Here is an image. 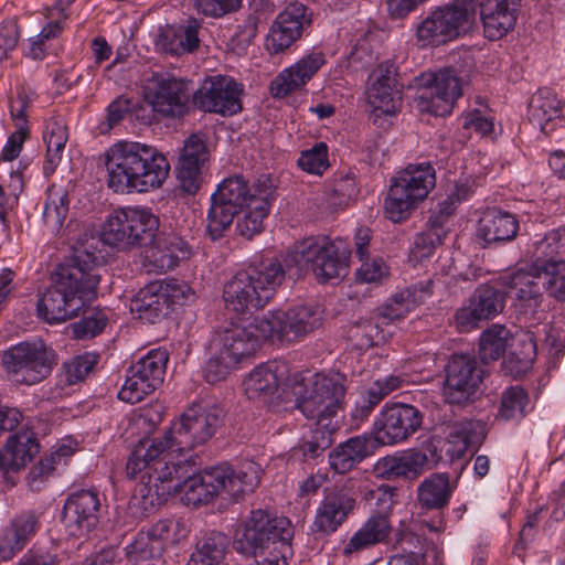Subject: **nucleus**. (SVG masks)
I'll return each instance as SVG.
<instances>
[{"instance_id":"obj_1","label":"nucleus","mask_w":565,"mask_h":565,"mask_svg":"<svg viewBox=\"0 0 565 565\" xmlns=\"http://www.w3.org/2000/svg\"><path fill=\"white\" fill-rule=\"evenodd\" d=\"M223 409L213 403L200 402L189 406L160 437L140 440L132 450L126 473L130 479L139 478V493L164 500L180 486V462L174 456L206 444L223 420Z\"/></svg>"},{"instance_id":"obj_2","label":"nucleus","mask_w":565,"mask_h":565,"mask_svg":"<svg viewBox=\"0 0 565 565\" xmlns=\"http://www.w3.org/2000/svg\"><path fill=\"white\" fill-rule=\"evenodd\" d=\"M98 239L74 248L73 255L58 265L52 285L38 302L39 316L49 323H58L81 316L86 303L96 298L103 256L97 253Z\"/></svg>"},{"instance_id":"obj_3","label":"nucleus","mask_w":565,"mask_h":565,"mask_svg":"<svg viewBox=\"0 0 565 565\" xmlns=\"http://www.w3.org/2000/svg\"><path fill=\"white\" fill-rule=\"evenodd\" d=\"M107 185L116 193H146L158 189L168 178L170 164L154 148L120 140L103 154Z\"/></svg>"},{"instance_id":"obj_4","label":"nucleus","mask_w":565,"mask_h":565,"mask_svg":"<svg viewBox=\"0 0 565 565\" xmlns=\"http://www.w3.org/2000/svg\"><path fill=\"white\" fill-rule=\"evenodd\" d=\"M177 462H180L182 467L180 473H185V476L180 479V486L164 500H159L153 491L151 497H142L139 493L140 484L136 489L132 500L137 501L141 499L145 509H147L148 505L161 504L178 492L182 493V502L185 505L192 507L209 504L222 493L227 494L228 498L235 502L244 500V472H236L228 465H218L206 468L198 475H190L189 469L191 466L189 459L178 460Z\"/></svg>"},{"instance_id":"obj_5","label":"nucleus","mask_w":565,"mask_h":565,"mask_svg":"<svg viewBox=\"0 0 565 565\" xmlns=\"http://www.w3.org/2000/svg\"><path fill=\"white\" fill-rule=\"evenodd\" d=\"M436 184L433 166L428 162L411 163L391 180L384 200L388 220L399 223L407 220Z\"/></svg>"},{"instance_id":"obj_6","label":"nucleus","mask_w":565,"mask_h":565,"mask_svg":"<svg viewBox=\"0 0 565 565\" xmlns=\"http://www.w3.org/2000/svg\"><path fill=\"white\" fill-rule=\"evenodd\" d=\"M322 315L316 306H295L286 311H269L256 316L249 323V340L277 339L294 342L318 329Z\"/></svg>"},{"instance_id":"obj_7","label":"nucleus","mask_w":565,"mask_h":565,"mask_svg":"<svg viewBox=\"0 0 565 565\" xmlns=\"http://www.w3.org/2000/svg\"><path fill=\"white\" fill-rule=\"evenodd\" d=\"M57 364V354L42 340L22 341L1 354V365L9 380L32 386L49 377Z\"/></svg>"},{"instance_id":"obj_8","label":"nucleus","mask_w":565,"mask_h":565,"mask_svg":"<svg viewBox=\"0 0 565 565\" xmlns=\"http://www.w3.org/2000/svg\"><path fill=\"white\" fill-rule=\"evenodd\" d=\"M476 8L475 0H454L436 8L417 25V42L423 47L438 46L466 34L476 20Z\"/></svg>"},{"instance_id":"obj_9","label":"nucleus","mask_w":565,"mask_h":565,"mask_svg":"<svg viewBox=\"0 0 565 565\" xmlns=\"http://www.w3.org/2000/svg\"><path fill=\"white\" fill-rule=\"evenodd\" d=\"M296 407L316 425L332 423L342 407L345 388L332 376L315 374L292 387Z\"/></svg>"},{"instance_id":"obj_10","label":"nucleus","mask_w":565,"mask_h":565,"mask_svg":"<svg viewBox=\"0 0 565 565\" xmlns=\"http://www.w3.org/2000/svg\"><path fill=\"white\" fill-rule=\"evenodd\" d=\"M158 228L159 218L149 209L125 207L108 215L102 237L107 245L131 248L151 243Z\"/></svg>"},{"instance_id":"obj_11","label":"nucleus","mask_w":565,"mask_h":565,"mask_svg":"<svg viewBox=\"0 0 565 565\" xmlns=\"http://www.w3.org/2000/svg\"><path fill=\"white\" fill-rule=\"evenodd\" d=\"M349 254L340 252V246L328 236H311L298 242L294 248V260L311 270L315 277L327 282L348 275Z\"/></svg>"},{"instance_id":"obj_12","label":"nucleus","mask_w":565,"mask_h":565,"mask_svg":"<svg viewBox=\"0 0 565 565\" xmlns=\"http://www.w3.org/2000/svg\"><path fill=\"white\" fill-rule=\"evenodd\" d=\"M247 206V181L243 175H234L218 184L211 196L206 216V233L212 241L224 236L234 217L244 213Z\"/></svg>"},{"instance_id":"obj_13","label":"nucleus","mask_w":565,"mask_h":565,"mask_svg":"<svg viewBox=\"0 0 565 565\" xmlns=\"http://www.w3.org/2000/svg\"><path fill=\"white\" fill-rule=\"evenodd\" d=\"M145 97L152 109L166 118H181L189 111V82L164 73H152L146 79Z\"/></svg>"},{"instance_id":"obj_14","label":"nucleus","mask_w":565,"mask_h":565,"mask_svg":"<svg viewBox=\"0 0 565 565\" xmlns=\"http://www.w3.org/2000/svg\"><path fill=\"white\" fill-rule=\"evenodd\" d=\"M167 362L166 351L157 349L148 352L128 369L118 397L124 402L136 404L153 393L163 383Z\"/></svg>"},{"instance_id":"obj_15","label":"nucleus","mask_w":565,"mask_h":565,"mask_svg":"<svg viewBox=\"0 0 565 565\" xmlns=\"http://www.w3.org/2000/svg\"><path fill=\"white\" fill-rule=\"evenodd\" d=\"M483 379L475 356L454 354L445 365L443 393L449 404L462 405L473 399Z\"/></svg>"},{"instance_id":"obj_16","label":"nucleus","mask_w":565,"mask_h":565,"mask_svg":"<svg viewBox=\"0 0 565 565\" xmlns=\"http://www.w3.org/2000/svg\"><path fill=\"white\" fill-rule=\"evenodd\" d=\"M312 23L311 11L300 2L289 3L273 21L265 39L270 55L288 52Z\"/></svg>"},{"instance_id":"obj_17","label":"nucleus","mask_w":565,"mask_h":565,"mask_svg":"<svg viewBox=\"0 0 565 565\" xmlns=\"http://www.w3.org/2000/svg\"><path fill=\"white\" fill-rule=\"evenodd\" d=\"M505 307V294L491 285H480L456 310L454 321L457 329L468 332L480 323L498 317Z\"/></svg>"},{"instance_id":"obj_18","label":"nucleus","mask_w":565,"mask_h":565,"mask_svg":"<svg viewBox=\"0 0 565 565\" xmlns=\"http://www.w3.org/2000/svg\"><path fill=\"white\" fill-rule=\"evenodd\" d=\"M535 269H519L499 278L500 284L513 299L515 310L526 320L541 321L544 309L541 277Z\"/></svg>"},{"instance_id":"obj_19","label":"nucleus","mask_w":565,"mask_h":565,"mask_svg":"<svg viewBox=\"0 0 565 565\" xmlns=\"http://www.w3.org/2000/svg\"><path fill=\"white\" fill-rule=\"evenodd\" d=\"M426 90L416 99L420 111L435 116L450 114L455 102L462 95V79L452 68H441L428 75Z\"/></svg>"},{"instance_id":"obj_20","label":"nucleus","mask_w":565,"mask_h":565,"mask_svg":"<svg viewBox=\"0 0 565 565\" xmlns=\"http://www.w3.org/2000/svg\"><path fill=\"white\" fill-rule=\"evenodd\" d=\"M243 88L231 77L212 76L206 78L194 93L193 103L203 111L232 116L242 110Z\"/></svg>"},{"instance_id":"obj_21","label":"nucleus","mask_w":565,"mask_h":565,"mask_svg":"<svg viewBox=\"0 0 565 565\" xmlns=\"http://www.w3.org/2000/svg\"><path fill=\"white\" fill-rule=\"evenodd\" d=\"M422 413L408 404L385 405L375 420L377 440L394 445L408 439L422 426Z\"/></svg>"},{"instance_id":"obj_22","label":"nucleus","mask_w":565,"mask_h":565,"mask_svg":"<svg viewBox=\"0 0 565 565\" xmlns=\"http://www.w3.org/2000/svg\"><path fill=\"white\" fill-rule=\"evenodd\" d=\"M179 294L183 291L175 281H152L131 299L130 310L141 321L158 323L169 315Z\"/></svg>"},{"instance_id":"obj_23","label":"nucleus","mask_w":565,"mask_h":565,"mask_svg":"<svg viewBox=\"0 0 565 565\" xmlns=\"http://www.w3.org/2000/svg\"><path fill=\"white\" fill-rule=\"evenodd\" d=\"M393 64H380L369 77L366 99L374 116L395 115L402 106L401 88Z\"/></svg>"},{"instance_id":"obj_24","label":"nucleus","mask_w":565,"mask_h":565,"mask_svg":"<svg viewBox=\"0 0 565 565\" xmlns=\"http://www.w3.org/2000/svg\"><path fill=\"white\" fill-rule=\"evenodd\" d=\"M326 64L321 51H310L292 65L284 68L270 83L269 89L274 98H285L302 89Z\"/></svg>"},{"instance_id":"obj_25","label":"nucleus","mask_w":565,"mask_h":565,"mask_svg":"<svg viewBox=\"0 0 565 565\" xmlns=\"http://www.w3.org/2000/svg\"><path fill=\"white\" fill-rule=\"evenodd\" d=\"M99 493L93 490H82L67 498L62 519L72 535L81 536L96 527L99 522Z\"/></svg>"},{"instance_id":"obj_26","label":"nucleus","mask_w":565,"mask_h":565,"mask_svg":"<svg viewBox=\"0 0 565 565\" xmlns=\"http://www.w3.org/2000/svg\"><path fill=\"white\" fill-rule=\"evenodd\" d=\"M355 504V495L345 487L327 493L316 510L313 529L324 535L334 533L348 520Z\"/></svg>"},{"instance_id":"obj_27","label":"nucleus","mask_w":565,"mask_h":565,"mask_svg":"<svg viewBox=\"0 0 565 565\" xmlns=\"http://www.w3.org/2000/svg\"><path fill=\"white\" fill-rule=\"evenodd\" d=\"M210 151L206 140L201 134H192L183 143L177 168L181 188L190 194L200 188L202 167L209 161Z\"/></svg>"},{"instance_id":"obj_28","label":"nucleus","mask_w":565,"mask_h":565,"mask_svg":"<svg viewBox=\"0 0 565 565\" xmlns=\"http://www.w3.org/2000/svg\"><path fill=\"white\" fill-rule=\"evenodd\" d=\"M284 277L282 266L275 258L268 257L259 263L255 260L249 273V305L255 308L264 307Z\"/></svg>"},{"instance_id":"obj_29","label":"nucleus","mask_w":565,"mask_h":565,"mask_svg":"<svg viewBox=\"0 0 565 565\" xmlns=\"http://www.w3.org/2000/svg\"><path fill=\"white\" fill-rule=\"evenodd\" d=\"M39 529L36 514L23 512L15 515L0 532V559L9 561L21 552Z\"/></svg>"},{"instance_id":"obj_30","label":"nucleus","mask_w":565,"mask_h":565,"mask_svg":"<svg viewBox=\"0 0 565 565\" xmlns=\"http://www.w3.org/2000/svg\"><path fill=\"white\" fill-rule=\"evenodd\" d=\"M391 531V523L385 515L373 514L343 542L341 554L345 558L358 557L362 552L385 542Z\"/></svg>"},{"instance_id":"obj_31","label":"nucleus","mask_w":565,"mask_h":565,"mask_svg":"<svg viewBox=\"0 0 565 565\" xmlns=\"http://www.w3.org/2000/svg\"><path fill=\"white\" fill-rule=\"evenodd\" d=\"M231 319L230 327L213 337L210 350L237 367L247 355V327L243 317L236 321L234 318Z\"/></svg>"},{"instance_id":"obj_32","label":"nucleus","mask_w":565,"mask_h":565,"mask_svg":"<svg viewBox=\"0 0 565 565\" xmlns=\"http://www.w3.org/2000/svg\"><path fill=\"white\" fill-rule=\"evenodd\" d=\"M520 0H483L480 14L486 36L498 40L505 35L516 22Z\"/></svg>"},{"instance_id":"obj_33","label":"nucleus","mask_w":565,"mask_h":565,"mask_svg":"<svg viewBox=\"0 0 565 565\" xmlns=\"http://www.w3.org/2000/svg\"><path fill=\"white\" fill-rule=\"evenodd\" d=\"M290 521L271 515L267 511L256 510L249 516V548L263 547L277 540H291Z\"/></svg>"},{"instance_id":"obj_34","label":"nucleus","mask_w":565,"mask_h":565,"mask_svg":"<svg viewBox=\"0 0 565 565\" xmlns=\"http://www.w3.org/2000/svg\"><path fill=\"white\" fill-rule=\"evenodd\" d=\"M424 462L426 459L418 452V449H408L380 458L374 466V471L386 480L398 478L415 480L424 473Z\"/></svg>"},{"instance_id":"obj_35","label":"nucleus","mask_w":565,"mask_h":565,"mask_svg":"<svg viewBox=\"0 0 565 565\" xmlns=\"http://www.w3.org/2000/svg\"><path fill=\"white\" fill-rule=\"evenodd\" d=\"M527 255L535 270L548 267L550 264L565 263V226L533 239L527 247Z\"/></svg>"},{"instance_id":"obj_36","label":"nucleus","mask_w":565,"mask_h":565,"mask_svg":"<svg viewBox=\"0 0 565 565\" xmlns=\"http://www.w3.org/2000/svg\"><path fill=\"white\" fill-rule=\"evenodd\" d=\"M519 231V221L514 215L500 210H489L479 221L478 237L486 244L510 242Z\"/></svg>"},{"instance_id":"obj_37","label":"nucleus","mask_w":565,"mask_h":565,"mask_svg":"<svg viewBox=\"0 0 565 565\" xmlns=\"http://www.w3.org/2000/svg\"><path fill=\"white\" fill-rule=\"evenodd\" d=\"M484 438V425L481 422L460 420L449 427L446 439V455L450 460L461 458L469 447L479 446Z\"/></svg>"},{"instance_id":"obj_38","label":"nucleus","mask_w":565,"mask_h":565,"mask_svg":"<svg viewBox=\"0 0 565 565\" xmlns=\"http://www.w3.org/2000/svg\"><path fill=\"white\" fill-rule=\"evenodd\" d=\"M199 24L195 20L188 25H167L160 30L156 45L160 51L171 55L190 53L199 45Z\"/></svg>"},{"instance_id":"obj_39","label":"nucleus","mask_w":565,"mask_h":565,"mask_svg":"<svg viewBox=\"0 0 565 565\" xmlns=\"http://www.w3.org/2000/svg\"><path fill=\"white\" fill-rule=\"evenodd\" d=\"M562 109V102L556 94L542 88L532 95L527 105V117L533 126L548 134L554 127L553 120L561 116Z\"/></svg>"},{"instance_id":"obj_40","label":"nucleus","mask_w":565,"mask_h":565,"mask_svg":"<svg viewBox=\"0 0 565 565\" xmlns=\"http://www.w3.org/2000/svg\"><path fill=\"white\" fill-rule=\"evenodd\" d=\"M151 243V257L160 270H171L190 256L188 243L174 233L154 234Z\"/></svg>"},{"instance_id":"obj_41","label":"nucleus","mask_w":565,"mask_h":565,"mask_svg":"<svg viewBox=\"0 0 565 565\" xmlns=\"http://www.w3.org/2000/svg\"><path fill=\"white\" fill-rule=\"evenodd\" d=\"M428 290L411 287L394 294L380 309V320L386 326L404 320L428 297Z\"/></svg>"},{"instance_id":"obj_42","label":"nucleus","mask_w":565,"mask_h":565,"mask_svg":"<svg viewBox=\"0 0 565 565\" xmlns=\"http://www.w3.org/2000/svg\"><path fill=\"white\" fill-rule=\"evenodd\" d=\"M371 454V440L367 437H352L329 454V465L337 473H347Z\"/></svg>"},{"instance_id":"obj_43","label":"nucleus","mask_w":565,"mask_h":565,"mask_svg":"<svg viewBox=\"0 0 565 565\" xmlns=\"http://www.w3.org/2000/svg\"><path fill=\"white\" fill-rule=\"evenodd\" d=\"M43 140L46 145L43 172L50 175L55 172L62 161L64 148L68 140V131L65 120L61 116L50 118L43 131Z\"/></svg>"},{"instance_id":"obj_44","label":"nucleus","mask_w":565,"mask_h":565,"mask_svg":"<svg viewBox=\"0 0 565 565\" xmlns=\"http://www.w3.org/2000/svg\"><path fill=\"white\" fill-rule=\"evenodd\" d=\"M38 450L39 445L31 436H11L0 451V468L7 471L20 470Z\"/></svg>"},{"instance_id":"obj_45","label":"nucleus","mask_w":565,"mask_h":565,"mask_svg":"<svg viewBox=\"0 0 565 565\" xmlns=\"http://www.w3.org/2000/svg\"><path fill=\"white\" fill-rule=\"evenodd\" d=\"M274 183L268 175H262L253 185V192H249V232L260 233L263 231V221L268 216L270 203L273 201Z\"/></svg>"},{"instance_id":"obj_46","label":"nucleus","mask_w":565,"mask_h":565,"mask_svg":"<svg viewBox=\"0 0 565 565\" xmlns=\"http://www.w3.org/2000/svg\"><path fill=\"white\" fill-rule=\"evenodd\" d=\"M451 488L447 473H433L417 488V500L425 509H443L449 502Z\"/></svg>"},{"instance_id":"obj_47","label":"nucleus","mask_w":565,"mask_h":565,"mask_svg":"<svg viewBox=\"0 0 565 565\" xmlns=\"http://www.w3.org/2000/svg\"><path fill=\"white\" fill-rule=\"evenodd\" d=\"M512 334L503 326H493L483 331L479 340V354L483 362L497 361L513 347Z\"/></svg>"},{"instance_id":"obj_48","label":"nucleus","mask_w":565,"mask_h":565,"mask_svg":"<svg viewBox=\"0 0 565 565\" xmlns=\"http://www.w3.org/2000/svg\"><path fill=\"white\" fill-rule=\"evenodd\" d=\"M68 193L62 185H51L47 189V195L43 210V220L51 231H58L68 211Z\"/></svg>"},{"instance_id":"obj_49","label":"nucleus","mask_w":565,"mask_h":565,"mask_svg":"<svg viewBox=\"0 0 565 565\" xmlns=\"http://www.w3.org/2000/svg\"><path fill=\"white\" fill-rule=\"evenodd\" d=\"M150 530L163 553L184 542L190 532L186 523L180 519L159 520L150 526Z\"/></svg>"},{"instance_id":"obj_50","label":"nucleus","mask_w":565,"mask_h":565,"mask_svg":"<svg viewBox=\"0 0 565 565\" xmlns=\"http://www.w3.org/2000/svg\"><path fill=\"white\" fill-rule=\"evenodd\" d=\"M384 326H386L385 322L380 320V315L376 313L371 320L365 319L354 323L349 330V337L361 349L377 345L385 342L390 335L384 330Z\"/></svg>"},{"instance_id":"obj_51","label":"nucleus","mask_w":565,"mask_h":565,"mask_svg":"<svg viewBox=\"0 0 565 565\" xmlns=\"http://www.w3.org/2000/svg\"><path fill=\"white\" fill-rule=\"evenodd\" d=\"M226 541L220 533H213L198 543L186 565H220L225 555Z\"/></svg>"},{"instance_id":"obj_52","label":"nucleus","mask_w":565,"mask_h":565,"mask_svg":"<svg viewBox=\"0 0 565 565\" xmlns=\"http://www.w3.org/2000/svg\"><path fill=\"white\" fill-rule=\"evenodd\" d=\"M223 299L228 311L244 317L247 308V271L237 273L224 287Z\"/></svg>"},{"instance_id":"obj_53","label":"nucleus","mask_w":565,"mask_h":565,"mask_svg":"<svg viewBox=\"0 0 565 565\" xmlns=\"http://www.w3.org/2000/svg\"><path fill=\"white\" fill-rule=\"evenodd\" d=\"M527 406L526 392L521 386H511L502 393L499 416L504 420H520Z\"/></svg>"},{"instance_id":"obj_54","label":"nucleus","mask_w":565,"mask_h":565,"mask_svg":"<svg viewBox=\"0 0 565 565\" xmlns=\"http://www.w3.org/2000/svg\"><path fill=\"white\" fill-rule=\"evenodd\" d=\"M81 315L82 319L72 324L73 335L76 339L93 338L100 333L106 326L105 313L98 308L89 307V303H86Z\"/></svg>"},{"instance_id":"obj_55","label":"nucleus","mask_w":565,"mask_h":565,"mask_svg":"<svg viewBox=\"0 0 565 565\" xmlns=\"http://www.w3.org/2000/svg\"><path fill=\"white\" fill-rule=\"evenodd\" d=\"M127 556L134 562H143L148 559L159 558L163 555L160 545L151 535L150 527L148 531L139 532L135 540L126 547Z\"/></svg>"},{"instance_id":"obj_56","label":"nucleus","mask_w":565,"mask_h":565,"mask_svg":"<svg viewBox=\"0 0 565 565\" xmlns=\"http://www.w3.org/2000/svg\"><path fill=\"white\" fill-rule=\"evenodd\" d=\"M291 540H277L263 547L252 548L253 556L257 565H287L288 557L291 556Z\"/></svg>"},{"instance_id":"obj_57","label":"nucleus","mask_w":565,"mask_h":565,"mask_svg":"<svg viewBox=\"0 0 565 565\" xmlns=\"http://www.w3.org/2000/svg\"><path fill=\"white\" fill-rule=\"evenodd\" d=\"M297 163L307 173L322 175L330 167L328 146L324 142H318L312 148L301 151Z\"/></svg>"},{"instance_id":"obj_58","label":"nucleus","mask_w":565,"mask_h":565,"mask_svg":"<svg viewBox=\"0 0 565 565\" xmlns=\"http://www.w3.org/2000/svg\"><path fill=\"white\" fill-rule=\"evenodd\" d=\"M536 271L543 275V286L547 294L557 300H565V263L550 264Z\"/></svg>"},{"instance_id":"obj_59","label":"nucleus","mask_w":565,"mask_h":565,"mask_svg":"<svg viewBox=\"0 0 565 565\" xmlns=\"http://www.w3.org/2000/svg\"><path fill=\"white\" fill-rule=\"evenodd\" d=\"M356 194V183L352 175L335 179L326 191L327 200L332 206H341Z\"/></svg>"},{"instance_id":"obj_60","label":"nucleus","mask_w":565,"mask_h":565,"mask_svg":"<svg viewBox=\"0 0 565 565\" xmlns=\"http://www.w3.org/2000/svg\"><path fill=\"white\" fill-rule=\"evenodd\" d=\"M337 427V423L331 422L317 425V428L312 431L311 439L306 443L303 454L310 458L318 457L321 451L331 446L332 434L335 431Z\"/></svg>"},{"instance_id":"obj_61","label":"nucleus","mask_w":565,"mask_h":565,"mask_svg":"<svg viewBox=\"0 0 565 565\" xmlns=\"http://www.w3.org/2000/svg\"><path fill=\"white\" fill-rule=\"evenodd\" d=\"M34 98V93L24 87L17 90V95L9 100V109L15 128L29 130L26 111Z\"/></svg>"},{"instance_id":"obj_62","label":"nucleus","mask_w":565,"mask_h":565,"mask_svg":"<svg viewBox=\"0 0 565 565\" xmlns=\"http://www.w3.org/2000/svg\"><path fill=\"white\" fill-rule=\"evenodd\" d=\"M512 355L520 363L519 371H526L532 366L536 356V343L529 333L519 334L512 339Z\"/></svg>"},{"instance_id":"obj_63","label":"nucleus","mask_w":565,"mask_h":565,"mask_svg":"<svg viewBox=\"0 0 565 565\" xmlns=\"http://www.w3.org/2000/svg\"><path fill=\"white\" fill-rule=\"evenodd\" d=\"M131 109V100L127 97L119 96L114 99L106 109L105 120L99 122L97 129L102 135L109 134Z\"/></svg>"},{"instance_id":"obj_64","label":"nucleus","mask_w":565,"mask_h":565,"mask_svg":"<svg viewBox=\"0 0 565 565\" xmlns=\"http://www.w3.org/2000/svg\"><path fill=\"white\" fill-rule=\"evenodd\" d=\"M96 359L92 354L77 355L65 362L63 370L65 373L66 382L75 384L84 380L87 374L93 370Z\"/></svg>"}]
</instances>
